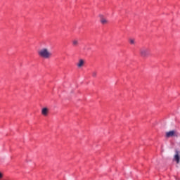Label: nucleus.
Instances as JSON below:
<instances>
[{
  "mask_svg": "<svg viewBox=\"0 0 180 180\" xmlns=\"http://www.w3.org/2000/svg\"><path fill=\"white\" fill-rule=\"evenodd\" d=\"M38 56H39L41 58L49 60V58H51V57H53V53L46 48H43L38 51Z\"/></svg>",
  "mask_w": 180,
  "mask_h": 180,
  "instance_id": "obj_1",
  "label": "nucleus"
},
{
  "mask_svg": "<svg viewBox=\"0 0 180 180\" xmlns=\"http://www.w3.org/2000/svg\"><path fill=\"white\" fill-rule=\"evenodd\" d=\"M140 55L141 57H147L148 56H150V49H148V48L141 49Z\"/></svg>",
  "mask_w": 180,
  "mask_h": 180,
  "instance_id": "obj_2",
  "label": "nucleus"
},
{
  "mask_svg": "<svg viewBox=\"0 0 180 180\" xmlns=\"http://www.w3.org/2000/svg\"><path fill=\"white\" fill-rule=\"evenodd\" d=\"M178 136V135L176 134V131H175L174 130L169 131L166 133V137H167V138L174 137V136Z\"/></svg>",
  "mask_w": 180,
  "mask_h": 180,
  "instance_id": "obj_3",
  "label": "nucleus"
},
{
  "mask_svg": "<svg viewBox=\"0 0 180 180\" xmlns=\"http://www.w3.org/2000/svg\"><path fill=\"white\" fill-rule=\"evenodd\" d=\"M100 22L102 23V25H107L108 20L103 17V15H100Z\"/></svg>",
  "mask_w": 180,
  "mask_h": 180,
  "instance_id": "obj_4",
  "label": "nucleus"
},
{
  "mask_svg": "<svg viewBox=\"0 0 180 180\" xmlns=\"http://www.w3.org/2000/svg\"><path fill=\"white\" fill-rule=\"evenodd\" d=\"M41 115H43V116H47V115H49V108H42Z\"/></svg>",
  "mask_w": 180,
  "mask_h": 180,
  "instance_id": "obj_5",
  "label": "nucleus"
},
{
  "mask_svg": "<svg viewBox=\"0 0 180 180\" xmlns=\"http://www.w3.org/2000/svg\"><path fill=\"white\" fill-rule=\"evenodd\" d=\"M174 160L176 162V164H179V154L178 153V150L176 151V155H174Z\"/></svg>",
  "mask_w": 180,
  "mask_h": 180,
  "instance_id": "obj_6",
  "label": "nucleus"
},
{
  "mask_svg": "<svg viewBox=\"0 0 180 180\" xmlns=\"http://www.w3.org/2000/svg\"><path fill=\"white\" fill-rule=\"evenodd\" d=\"M84 61H85V60H84V59H79V62L77 63V67L79 68H81V67H82V65H84Z\"/></svg>",
  "mask_w": 180,
  "mask_h": 180,
  "instance_id": "obj_7",
  "label": "nucleus"
},
{
  "mask_svg": "<svg viewBox=\"0 0 180 180\" xmlns=\"http://www.w3.org/2000/svg\"><path fill=\"white\" fill-rule=\"evenodd\" d=\"M129 44H136V41L134 40V39H129Z\"/></svg>",
  "mask_w": 180,
  "mask_h": 180,
  "instance_id": "obj_8",
  "label": "nucleus"
},
{
  "mask_svg": "<svg viewBox=\"0 0 180 180\" xmlns=\"http://www.w3.org/2000/svg\"><path fill=\"white\" fill-rule=\"evenodd\" d=\"M72 45L73 46H78V40H73L72 41Z\"/></svg>",
  "mask_w": 180,
  "mask_h": 180,
  "instance_id": "obj_9",
  "label": "nucleus"
},
{
  "mask_svg": "<svg viewBox=\"0 0 180 180\" xmlns=\"http://www.w3.org/2000/svg\"><path fill=\"white\" fill-rule=\"evenodd\" d=\"M96 72H92V77H96Z\"/></svg>",
  "mask_w": 180,
  "mask_h": 180,
  "instance_id": "obj_10",
  "label": "nucleus"
}]
</instances>
